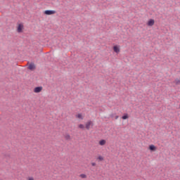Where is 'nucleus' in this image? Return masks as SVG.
<instances>
[{"instance_id": "11", "label": "nucleus", "mask_w": 180, "mask_h": 180, "mask_svg": "<svg viewBox=\"0 0 180 180\" xmlns=\"http://www.w3.org/2000/svg\"><path fill=\"white\" fill-rule=\"evenodd\" d=\"M76 117H77L78 119H81V120L84 119V117H82V114H77L76 115Z\"/></svg>"}, {"instance_id": "19", "label": "nucleus", "mask_w": 180, "mask_h": 180, "mask_svg": "<svg viewBox=\"0 0 180 180\" xmlns=\"http://www.w3.org/2000/svg\"><path fill=\"white\" fill-rule=\"evenodd\" d=\"M28 180H34L33 177H29Z\"/></svg>"}, {"instance_id": "6", "label": "nucleus", "mask_w": 180, "mask_h": 180, "mask_svg": "<svg viewBox=\"0 0 180 180\" xmlns=\"http://www.w3.org/2000/svg\"><path fill=\"white\" fill-rule=\"evenodd\" d=\"M113 51L115 53H117H117H120V48H119V46L115 45L113 46Z\"/></svg>"}, {"instance_id": "2", "label": "nucleus", "mask_w": 180, "mask_h": 180, "mask_svg": "<svg viewBox=\"0 0 180 180\" xmlns=\"http://www.w3.org/2000/svg\"><path fill=\"white\" fill-rule=\"evenodd\" d=\"M44 15H54L55 13H57V11L54 10H46L44 12Z\"/></svg>"}, {"instance_id": "14", "label": "nucleus", "mask_w": 180, "mask_h": 180, "mask_svg": "<svg viewBox=\"0 0 180 180\" xmlns=\"http://www.w3.org/2000/svg\"><path fill=\"white\" fill-rule=\"evenodd\" d=\"M79 129H85V126L84 125V124H79Z\"/></svg>"}, {"instance_id": "10", "label": "nucleus", "mask_w": 180, "mask_h": 180, "mask_svg": "<svg viewBox=\"0 0 180 180\" xmlns=\"http://www.w3.org/2000/svg\"><path fill=\"white\" fill-rule=\"evenodd\" d=\"M122 119L123 120H126L127 119H129V114L124 113V114L122 115Z\"/></svg>"}, {"instance_id": "21", "label": "nucleus", "mask_w": 180, "mask_h": 180, "mask_svg": "<svg viewBox=\"0 0 180 180\" xmlns=\"http://www.w3.org/2000/svg\"><path fill=\"white\" fill-rule=\"evenodd\" d=\"M111 117H113V115H111Z\"/></svg>"}, {"instance_id": "13", "label": "nucleus", "mask_w": 180, "mask_h": 180, "mask_svg": "<svg viewBox=\"0 0 180 180\" xmlns=\"http://www.w3.org/2000/svg\"><path fill=\"white\" fill-rule=\"evenodd\" d=\"M174 82H175L176 85H179V84H180V80L178 79H176L174 80Z\"/></svg>"}, {"instance_id": "16", "label": "nucleus", "mask_w": 180, "mask_h": 180, "mask_svg": "<svg viewBox=\"0 0 180 180\" xmlns=\"http://www.w3.org/2000/svg\"><path fill=\"white\" fill-rule=\"evenodd\" d=\"M97 160H99L100 161H103V157H102V156H98V157L97 158Z\"/></svg>"}, {"instance_id": "9", "label": "nucleus", "mask_w": 180, "mask_h": 180, "mask_svg": "<svg viewBox=\"0 0 180 180\" xmlns=\"http://www.w3.org/2000/svg\"><path fill=\"white\" fill-rule=\"evenodd\" d=\"M98 144L100 146H105V144H106V140H105V139L100 140L98 142Z\"/></svg>"}, {"instance_id": "3", "label": "nucleus", "mask_w": 180, "mask_h": 180, "mask_svg": "<svg viewBox=\"0 0 180 180\" xmlns=\"http://www.w3.org/2000/svg\"><path fill=\"white\" fill-rule=\"evenodd\" d=\"M41 91H43L42 86H37L34 89V92L35 94H39V92H41Z\"/></svg>"}, {"instance_id": "17", "label": "nucleus", "mask_w": 180, "mask_h": 180, "mask_svg": "<svg viewBox=\"0 0 180 180\" xmlns=\"http://www.w3.org/2000/svg\"><path fill=\"white\" fill-rule=\"evenodd\" d=\"M5 157H6V158H11V155H9V154H6V155H5Z\"/></svg>"}, {"instance_id": "7", "label": "nucleus", "mask_w": 180, "mask_h": 180, "mask_svg": "<svg viewBox=\"0 0 180 180\" xmlns=\"http://www.w3.org/2000/svg\"><path fill=\"white\" fill-rule=\"evenodd\" d=\"M154 23H155V21L154 20V19H150V20H148V21L147 22V25L148 26H154Z\"/></svg>"}, {"instance_id": "5", "label": "nucleus", "mask_w": 180, "mask_h": 180, "mask_svg": "<svg viewBox=\"0 0 180 180\" xmlns=\"http://www.w3.org/2000/svg\"><path fill=\"white\" fill-rule=\"evenodd\" d=\"M91 126H94V122H92V121H89L88 122H86V130H89V129H91Z\"/></svg>"}, {"instance_id": "15", "label": "nucleus", "mask_w": 180, "mask_h": 180, "mask_svg": "<svg viewBox=\"0 0 180 180\" xmlns=\"http://www.w3.org/2000/svg\"><path fill=\"white\" fill-rule=\"evenodd\" d=\"M80 178H82L83 179L86 178V174H80Z\"/></svg>"}, {"instance_id": "1", "label": "nucleus", "mask_w": 180, "mask_h": 180, "mask_svg": "<svg viewBox=\"0 0 180 180\" xmlns=\"http://www.w3.org/2000/svg\"><path fill=\"white\" fill-rule=\"evenodd\" d=\"M23 29H24L23 23L22 22L19 23L17 26L18 33H23Z\"/></svg>"}, {"instance_id": "20", "label": "nucleus", "mask_w": 180, "mask_h": 180, "mask_svg": "<svg viewBox=\"0 0 180 180\" xmlns=\"http://www.w3.org/2000/svg\"><path fill=\"white\" fill-rule=\"evenodd\" d=\"M115 119H116V120L119 119V115H116V116H115Z\"/></svg>"}, {"instance_id": "12", "label": "nucleus", "mask_w": 180, "mask_h": 180, "mask_svg": "<svg viewBox=\"0 0 180 180\" xmlns=\"http://www.w3.org/2000/svg\"><path fill=\"white\" fill-rule=\"evenodd\" d=\"M65 140H71V136L70 134H67L65 136Z\"/></svg>"}, {"instance_id": "8", "label": "nucleus", "mask_w": 180, "mask_h": 180, "mask_svg": "<svg viewBox=\"0 0 180 180\" xmlns=\"http://www.w3.org/2000/svg\"><path fill=\"white\" fill-rule=\"evenodd\" d=\"M150 151L154 152V151H157V147L154 145H150L148 147Z\"/></svg>"}, {"instance_id": "4", "label": "nucleus", "mask_w": 180, "mask_h": 180, "mask_svg": "<svg viewBox=\"0 0 180 180\" xmlns=\"http://www.w3.org/2000/svg\"><path fill=\"white\" fill-rule=\"evenodd\" d=\"M36 68V65H34V63H31L29 65H28V70H30V71H34V69Z\"/></svg>"}, {"instance_id": "18", "label": "nucleus", "mask_w": 180, "mask_h": 180, "mask_svg": "<svg viewBox=\"0 0 180 180\" xmlns=\"http://www.w3.org/2000/svg\"><path fill=\"white\" fill-rule=\"evenodd\" d=\"M91 165H92V167H96V162H92Z\"/></svg>"}]
</instances>
